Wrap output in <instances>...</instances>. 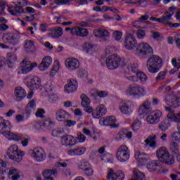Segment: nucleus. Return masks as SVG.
Returning a JSON list of instances; mask_svg holds the SVG:
<instances>
[{
  "label": "nucleus",
  "mask_w": 180,
  "mask_h": 180,
  "mask_svg": "<svg viewBox=\"0 0 180 180\" xmlns=\"http://www.w3.org/2000/svg\"><path fill=\"white\" fill-rule=\"evenodd\" d=\"M146 67L150 74H157L162 67V59L157 55H153L148 59Z\"/></svg>",
  "instance_id": "1"
},
{
  "label": "nucleus",
  "mask_w": 180,
  "mask_h": 180,
  "mask_svg": "<svg viewBox=\"0 0 180 180\" xmlns=\"http://www.w3.org/2000/svg\"><path fill=\"white\" fill-rule=\"evenodd\" d=\"M156 155L160 162H163V164H167V165H172L175 162L174 156L169 155L168 149H167V148L165 147L160 148L156 151Z\"/></svg>",
  "instance_id": "2"
},
{
  "label": "nucleus",
  "mask_w": 180,
  "mask_h": 180,
  "mask_svg": "<svg viewBox=\"0 0 180 180\" xmlns=\"http://www.w3.org/2000/svg\"><path fill=\"white\" fill-rule=\"evenodd\" d=\"M7 155L10 160L15 162H20L23 160L25 152L19 151V147L17 145H12L7 150Z\"/></svg>",
  "instance_id": "3"
},
{
  "label": "nucleus",
  "mask_w": 180,
  "mask_h": 180,
  "mask_svg": "<svg viewBox=\"0 0 180 180\" xmlns=\"http://www.w3.org/2000/svg\"><path fill=\"white\" fill-rule=\"evenodd\" d=\"M27 5H29L27 0H20L18 2V5L8 6V11L13 16H20L25 12L23 6H27Z\"/></svg>",
  "instance_id": "4"
},
{
  "label": "nucleus",
  "mask_w": 180,
  "mask_h": 180,
  "mask_svg": "<svg viewBox=\"0 0 180 180\" xmlns=\"http://www.w3.org/2000/svg\"><path fill=\"white\" fill-rule=\"evenodd\" d=\"M121 61L122 58H120V56L116 53H113L107 58L105 64L108 70H116L120 65Z\"/></svg>",
  "instance_id": "5"
},
{
  "label": "nucleus",
  "mask_w": 180,
  "mask_h": 180,
  "mask_svg": "<svg viewBox=\"0 0 180 180\" xmlns=\"http://www.w3.org/2000/svg\"><path fill=\"white\" fill-rule=\"evenodd\" d=\"M117 159L121 162H126L130 158V150L125 145H122L117 151Z\"/></svg>",
  "instance_id": "6"
},
{
  "label": "nucleus",
  "mask_w": 180,
  "mask_h": 180,
  "mask_svg": "<svg viewBox=\"0 0 180 180\" xmlns=\"http://www.w3.org/2000/svg\"><path fill=\"white\" fill-rule=\"evenodd\" d=\"M136 51L139 53L141 57H150L153 54V48L151 46L146 42H142L138 45L136 47Z\"/></svg>",
  "instance_id": "7"
},
{
  "label": "nucleus",
  "mask_w": 180,
  "mask_h": 180,
  "mask_svg": "<svg viewBox=\"0 0 180 180\" xmlns=\"http://www.w3.org/2000/svg\"><path fill=\"white\" fill-rule=\"evenodd\" d=\"M31 157L37 162H42L46 160V151L43 148L37 147L31 150Z\"/></svg>",
  "instance_id": "8"
},
{
  "label": "nucleus",
  "mask_w": 180,
  "mask_h": 180,
  "mask_svg": "<svg viewBox=\"0 0 180 180\" xmlns=\"http://www.w3.org/2000/svg\"><path fill=\"white\" fill-rule=\"evenodd\" d=\"M37 67V63H32L27 60H22V65L18 68V74H28L33 68Z\"/></svg>",
  "instance_id": "9"
},
{
  "label": "nucleus",
  "mask_w": 180,
  "mask_h": 180,
  "mask_svg": "<svg viewBox=\"0 0 180 180\" xmlns=\"http://www.w3.org/2000/svg\"><path fill=\"white\" fill-rule=\"evenodd\" d=\"M127 95L131 96H136V98H141V96H146V89L141 86H130L127 90Z\"/></svg>",
  "instance_id": "10"
},
{
  "label": "nucleus",
  "mask_w": 180,
  "mask_h": 180,
  "mask_svg": "<svg viewBox=\"0 0 180 180\" xmlns=\"http://www.w3.org/2000/svg\"><path fill=\"white\" fill-rule=\"evenodd\" d=\"M95 37L101 39L104 43H109L110 41V32L105 29L94 30L93 32Z\"/></svg>",
  "instance_id": "11"
},
{
  "label": "nucleus",
  "mask_w": 180,
  "mask_h": 180,
  "mask_svg": "<svg viewBox=\"0 0 180 180\" xmlns=\"http://www.w3.org/2000/svg\"><path fill=\"white\" fill-rule=\"evenodd\" d=\"M161 116H162V112L158 110H156L147 116L146 120L149 124H157V123L160 122Z\"/></svg>",
  "instance_id": "12"
},
{
  "label": "nucleus",
  "mask_w": 180,
  "mask_h": 180,
  "mask_svg": "<svg viewBox=\"0 0 180 180\" xmlns=\"http://www.w3.org/2000/svg\"><path fill=\"white\" fill-rule=\"evenodd\" d=\"M80 98L82 100L81 105L84 108V112H86V113H92L94 108L91 106V99L89 98L85 94H82Z\"/></svg>",
  "instance_id": "13"
},
{
  "label": "nucleus",
  "mask_w": 180,
  "mask_h": 180,
  "mask_svg": "<svg viewBox=\"0 0 180 180\" xmlns=\"http://www.w3.org/2000/svg\"><path fill=\"white\" fill-rule=\"evenodd\" d=\"M137 46V40L134 34H129L127 36L124 41V46L127 50H134Z\"/></svg>",
  "instance_id": "14"
},
{
  "label": "nucleus",
  "mask_w": 180,
  "mask_h": 180,
  "mask_svg": "<svg viewBox=\"0 0 180 180\" xmlns=\"http://www.w3.org/2000/svg\"><path fill=\"white\" fill-rule=\"evenodd\" d=\"M126 176L123 172L117 171L115 172L113 169H110L107 175V179L111 180H124Z\"/></svg>",
  "instance_id": "15"
},
{
  "label": "nucleus",
  "mask_w": 180,
  "mask_h": 180,
  "mask_svg": "<svg viewBox=\"0 0 180 180\" xmlns=\"http://www.w3.org/2000/svg\"><path fill=\"white\" fill-rule=\"evenodd\" d=\"M106 106L105 105H99L96 107V108L91 112L92 117L94 119H101L102 116H105L106 115Z\"/></svg>",
  "instance_id": "16"
},
{
  "label": "nucleus",
  "mask_w": 180,
  "mask_h": 180,
  "mask_svg": "<svg viewBox=\"0 0 180 180\" xmlns=\"http://www.w3.org/2000/svg\"><path fill=\"white\" fill-rule=\"evenodd\" d=\"M65 65L68 70L74 71L79 68V60L77 58H68L65 62Z\"/></svg>",
  "instance_id": "17"
},
{
  "label": "nucleus",
  "mask_w": 180,
  "mask_h": 180,
  "mask_svg": "<svg viewBox=\"0 0 180 180\" xmlns=\"http://www.w3.org/2000/svg\"><path fill=\"white\" fill-rule=\"evenodd\" d=\"M176 9V7L175 6H172L169 8V11H167L164 13V15L162 16V20L163 22V25H169V20H172V16H174V11Z\"/></svg>",
  "instance_id": "18"
},
{
  "label": "nucleus",
  "mask_w": 180,
  "mask_h": 180,
  "mask_svg": "<svg viewBox=\"0 0 180 180\" xmlns=\"http://www.w3.org/2000/svg\"><path fill=\"white\" fill-rule=\"evenodd\" d=\"M176 9V7L175 6H172L169 8V11H167L164 13V15L162 16V20L163 22V25H169V20H172V16H174V11Z\"/></svg>",
  "instance_id": "19"
},
{
  "label": "nucleus",
  "mask_w": 180,
  "mask_h": 180,
  "mask_svg": "<svg viewBox=\"0 0 180 180\" xmlns=\"http://www.w3.org/2000/svg\"><path fill=\"white\" fill-rule=\"evenodd\" d=\"M78 88V82L74 79L68 80V83L65 85V91L68 94L75 92Z\"/></svg>",
  "instance_id": "20"
},
{
  "label": "nucleus",
  "mask_w": 180,
  "mask_h": 180,
  "mask_svg": "<svg viewBox=\"0 0 180 180\" xmlns=\"http://www.w3.org/2000/svg\"><path fill=\"white\" fill-rule=\"evenodd\" d=\"M60 141L62 146H66V147H72L77 144V141L75 138L71 135H65L60 138Z\"/></svg>",
  "instance_id": "21"
},
{
  "label": "nucleus",
  "mask_w": 180,
  "mask_h": 180,
  "mask_svg": "<svg viewBox=\"0 0 180 180\" xmlns=\"http://www.w3.org/2000/svg\"><path fill=\"white\" fill-rule=\"evenodd\" d=\"M120 110L122 115H130L131 110V103L130 101H122L120 104Z\"/></svg>",
  "instance_id": "22"
},
{
  "label": "nucleus",
  "mask_w": 180,
  "mask_h": 180,
  "mask_svg": "<svg viewBox=\"0 0 180 180\" xmlns=\"http://www.w3.org/2000/svg\"><path fill=\"white\" fill-rule=\"evenodd\" d=\"M36 110V100L33 99L29 101L25 107V110L23 112V115H25L26 119H29L32 112Z\"/></svg>",
  "instance_id": "23"
},
{
  "label": "nucleus",
  "mask_w": 180,
  "mask_h": 180,
  "mask_svg": "<svg viewBox=\"0 0 180 180\" xmlns=\"http://www.w3.org/2000/svg\"><path fill=\"white\" fill-rule=\"evenodd\" d=\"M41 84L40 78L33 77L27 82V86L30 91H37L40 88V84Z\"/></svg>",
  "instance_id": "24"
},
{
  "label": "nucleus",
  "mask_w": 180,
  "mask_h": 180,
  "mask_svg": "<svg viewBox=\"0 0 180 180\" xmlns=\"http://www.w3.org/2000/svg\"><path fill=\"white\" fill-rule=\"evenodd\" d=\"M72 33H74L75 36L79 37H87L88 34H89V31L86 28L74 27L72 30Z\"/></svg>",
  "instance_id": "25"
},
{
  "label": "nucleus",
  "mask_w": 180,
  "mask_h": 180,
  "mask_svg": "<svg viewBox=\"0 0 180 180\" xmlns=\"http://www.w3.org/2000/svg\"><path fill=\"white\" fill-rule=\"evenodd\" d=\"M180 98L175 95L166 96L165 102L167 105H173L174 108H178L180 105Z\"/></svg>",
  "instance_id": "26"
},
{
  "label": "nucleus",
  "mask_w": 180,
  "mask_h": 180,
  "mask_svg": "<svg viewBox=\"0 0 180 180\" xmlns=\"http://www.w3.org/2000/svg\"><path fill=\"white\" fill-rule=\"evenodd\" d=\"M135 158L139 165H146L148 161V156L144 153L136 152Z\"/></svg>",
  "instance_id": "27"
},
{
  "label": "nucleus",
  "mask_w": 180,
  "mask_h": 180,
  "mask_svg": "<svg viewBox=\"0 0 180 180\" xmlns=\"http://www.w3.org/2000/svg\"><path fill=\"white\" fill-rule=\"evenodd\" d=\"M53 63V59L50 56H46L42 59L41 63L39 65L38 68L40 71H46L47 68L51 65Z\"/></svg>",
  "instance_id": "28"
},
{
  "label": "nucleus",
  "mask_w": 180,
  "mask_h": 180,
  "mask_svg": "<svg viewBox=\"0 0 180 180\" xmlns=\"http://www.w3.org/2000/svg\"><path fill=\"white\" fill-rule=\"evenodd\" d=\"M8 130H11V122L0 117V134H5Z\"/></svg>",
  "instance_id": "29"
},
{
  "label": "nucleus",
  "mask_w": 180,
  "mask_h": 180,
  "mask_svg": "<svg viewBox=\"0 0 180 180\" xmlns=\"http://www.w3.org/2000/svg\"><path fill=\"white\" fill-rule=\"evenodd\" d=\"M58 172L57 169H46L43 172L42 175L46 180H54L53 176H57Z\"/></svg>",
  "instance_id": "30"
},
{
  "label": "nucleus",
  "mask_w": 180,
  "mask_h": 180,
  "mask_svg": "<svg viewBox=\"0 0 180 180\" xmlns=\"http://www.w3.org/2000/svg\"><path fill=\"white\" fill-rule=\"evenodd\" d=\"M68 117H70V113L63 109L58 110L56 112V118L58 122H63V120H66Z\"/></svg>",
  "instance_id": "31"
},
{
  "label": "nucleus",
  "mask_w": 180,
  "mask_h": 180,
  "mask_svg": "<svg viewBox=\"0 0 180 180\" xmlns=\"http://www.w3.org/2000/svg\"><path fill=\"white\" fill-rule=\"evenodd\" d=\"M85 151H86V149L85 148L80 147V148L70 149L68 150V154L71 157H75V156L82 155L83 154H85Z\"/></svg>",
  "instance_id": "32"
},
{
  "label": "nucleus",
  "mask_w": 180,
  "mask_h": 180,
  "mask_svg": "<svg viewBox=\"0 0 180 180\" xmlns=\"http://www.w3.org/2000/svg\"><path fill=\"white\" fill-rule=\"evenodd\" d=\"M19 39V34L16 33H12V34H6L3 37V41L4 43H6L7 44H11L12 43V41L16 40Z\"/></svg>",
  "instance_id": "33"
},
{
  "label": "nucleus",
  "mask_w": 180,
  "mask_h": 180,
  "mask_svg": "<svg viewBox=\"0 0 180 180\" xmlns=\"http://www.w3.org/2000/svg\"><path fill=\"white\" fill-rule=\"evenodd\" d=\"M150 105V102L145 101L138 110L139 115H147L150 112V109H151Z\"/></svg>",
  "instance_id": "34"
},
{
  "label": "nucleus",
  "mask_w": 180,
  "mask_h": 180,
  "mask_svg": "<svg viewBox=\"0 0 180 180\" xmlns=\"http://www.w3.org/2000/svg\"><path fill=\"white\" fill-rule=\"evenodd\" d=\"M48 36H49V37H53V39L61 37V36H63V28L58 27L51 30L48 34Z\"/></svg>",
  "instance_id": "35"
},
{
  "label": "nucleus",
  "mask_w": 180,
  "mask_h": 180,
  "mask_svg": "<svg viewBox=\"0 0 180 180\" xmlns=\"http://www.w3.org/2000/svg\"><path fill=\"white\" fill-rule=\"evenodd\" d=\"M146 179V175L144 173L140 172L139 169L134 168L133 172H132V179L131 180H145Z\"/></svg>",
  "instance_id": "36"
},
{
  "label": "nucleus",
  "mask_w": 180,
  "mask_h": 180,
  "mask_svg": "<svg viewBox=\"0 0 180 180\" xmlns=\"http://www.w3.org/2000/svg\"><path fill=\"white\" fill-rule=\"evenodd\" d=\"M15 95L17 101L19 102L22 101V99L26 98V91L22 87H17L15 89Z\"/></svg>",
  "instance_id": "37"
},
{
  "label": "nucleus",
  "mask_w": 180,
  "mask_h": 180,
  "mask_svg": "<svg viewBox=\"0 0 180 180\" xmlns=\"http://www.w3.org/2000/svg\"><path fill=\"white\" fill-rule=\"evenodd\" d=\"M8 175L11 176V179L13 180L22 179L23 178L22 172L14 168L9 170Z\"/></svg>",
  "instance_id": "38"
},
{
  "label": "nucleus",
  "mask_w": 180,
  "mask_h": 180,
  "mask_svg": "<svg viewBox=\"0 0 180 180\" xmlns=\"http://www.w3.org/2000/svg\"><path fill=\"white\" fill-rule=\"evenodd\" d=\"M145 143L146 146H149L152 148H155L157 147V136L152 135L149 136L146 140Z\"/></svg>",
  "instance_id": "39"
},
{
  "label": "nucleus",
  "mask_w": 180,
  "mask_h": 180,
  "mask_svg": "<svg viewBox=\"0 0 180 180\" xmlns=\"http://www.w3.org/2000/svg\"><path fill=\"white\" fill-rule=\"evenodd\" d=\"M4 137L8 139V140H14V141H19L22 140V137L16 134L11 132L9 130L5 131V134H2Z\"/></svg>",
  "instance_id": "40"
},
{
  "label": "nucleus",
  "mask_w": 180,
  "mask_h": 180,
  "mask_svg": "<svg viewBox=\"0 0 180 180\" xmlns=\"http://www.w3.org/2000/svg\"><path fill=\"white\" fill-rule=\"evenodd\" d=\"M103 123L104 126H110L115 127L116 126V117L115 116L108 117L103 120Z\"/></svg>",
  "instance_id": "41"
},
{
  "label": "nucleus",
  "mask_w": 180,
  "mask_h": 180,
  "mask_svg": "<svg viewBox=\"0 0 180 180\" xmlns=\"http://www.w3.org/2000/svg\"><path fill=\"white\" fill-rule=\"evenodd\" d=\"M147 169L150 172H153V171H157V169H160V164L158 162L154 161L151 162L147 165Z\"/></svg>",
  "instance_id": "42"
},
{
  "label": "nucleus",
  "mask_w": 180,
  "mask_h": 180,
  "mask_svg": "<svg viewBox=\"0 0 180 180\" xmlns=\"http://www.w3.org/2000/svg\"><path fill=\"white\" fill-rule=\"evenodd\" d=\"M17 58L16 56L14 54H12L11 53L7 54V64L8 67H12L13 64H15V62L16 61Z\"/></svg>",
  "instance_id": "43"
},
{
  "label": "nucleus",
  "mask_w": 180,
  "mask_h": 180,
  "mask_svg": "<svg viewBox=\"0 0 180 180\" xmlns=\"http://www.w3.org/2000/svg\"><path fill=\"white\" fill-rule=\"evenodd\" d=\"M42 125L44 129H53L54 127V122L51 119L47 118L42 122Z\"/></svg>",
  "instance_id": "44"
},
{
  "label": "nucleus",
  "mask_w": 180,
  "mask_h": 180,
  "mask_svg": "<svg viewBox=\"0 0 180 180\" xmlns=\"http://www.w3.org/2000/svg\"><path fill=\"white\" fill-rule=\"evenodd\" d=\"M141 129V121L139 119H136L131 125V129L133 131H139Z\"/></svg>",
  "instance_id": "45"
},
{
  "label": "nucleus",
  "mask_w": 180,
  "mask_h": 180,
  "mask_svg": "<svg viewBox=\"0 0 180 180\" xmlns=\"http://www.w3.org/2000/svg\"><path fill=\"white\" fill-rule=\"evenodd\" d=\"M129 72L137 74L139 72V65L137 63H130L127 65Z\"/></svg>",
  "instance_id": "46"
},
{
  "label": "nucleus",
  "mask_w": 180,
  "mask_h": 180,
  "mask_svg": "<svg viewBox=\"0 0 180 180\" xmlns=\"http://www.w3.org/2000/svg\"><path fill=\"white\" fill-rule=\"evenodd\" d=\"M172 153L174 155H176V154H179V143H172L170 146Z\"/></svg>",
  "instance_id": "47"
},
{
  "label": "nucleus",
  "mask_w": 180,
  "mask_h": 180,
  "mask_svg": "<svg viewBox=\"0 0 180 180\" xmlns=\"http://www.w3.org/2000/svg\"><path fill=\"white\" fill-rule=\"evenodd\" d=\"M34 48V42L32 40L26 41L25 43L24 49L26 51H30L32 49Z\"/></svg>",
  "instance_id": "48"
},
{
  "label": "nucleus",
  "mask_w": 180,
  "mask_h": 180,
  "mask_svg": "<svg viewBox=\"0 0 180 180\" xmlns=\"http://www.w3.org/2000/svg\"><path fill=\"white\" fill-rule=\"evenodd\" d=\"M150 18V14L148 13H145V15H141L138 20L135 21V24H139V23H144L146 20H148Z\"/></svg>",
  "instance_id": "49"
},
{
  "label": "nucleus",
  "mask_w": 180,
  "mask_h": 180,
  "mask_svg": "<svg viewBox=\"0 0 180 180\" xmlns=\"http://www.w3.org/2000/svg\"><path fill=\"white\" fill-rule=\"evenodd\" d=\"M89 165H90L89 162L82 160L79 163L78 167L79 169H83V171H85L86 168L90 167Z\"/></svg>",
  "instance_id": "50"
},
{
  "label": "nucleus",
  "mask_w": 180,
  "mask_h": 180,
  "mask_svg": "<svg viewBox=\"0 0 180 180\" xmlns=\"http://www.w3.org/2000/svg\"><path fill=\"white\" fill-rule=\"evenodd\" d=\"M126 139V134L124 132V129L120 131L115 136V140L117 141H122V140H124Z\"/></svg>",
  "instance_id": "51"
},
{
  "label": "nucleus",
  "mask_w": 180,
  "mask_h": 180,
  "mask_svg": "<svg viewBox=\"0 0 180 180\" xmlns=\"http://www.w3.org/2000/svg\"><path fill=\"white\" fill-rule=\"evenodd\" d=\"M158 128L160 131H167V130H168V124H167V121H162L160 122Z\"/></svg>",
  "instance_id": "52"
},
{
  "label": "nucleus",
  "mask_w": 180,
  "mask_h": 180,
  "mask_svg": "<svg viewBox=\"0 0 180 180\" xmlns=\"http://www.w3.org/2000/svg\"><path fill=\"white\" fill-rule=\"evenodd\" d=\"M83 49L84 50H89L90 51H94L95 49V45L91 42H86L83 44Z\"/></svg>",
  "instance_id": "53"
},
{
  "label": "nucleus",
  "mask_w": 180,
  "mask_h": 180,
  "mask_svg": "<svg viewBox=\"0 0 180 180\" xmlns=\"http://www.w3.org/2000/svg\"><path fill=\"white\" fill-rule=\"evenodd\" d=\"M122 36H123V34L122 33V32L117 31V30L115 31L112 34V37H114L115 40H116L117 41H120Z\"/></svg>",
  "instance_id": "54"
},
{
  "label": "nucleus",
  "mask_w": 180,
  "mask_h": 180,
  "mask_svg": "<svg viewBox=\"0 0 180 180\" xmlns=\"http://www.w3.org/2000/svg\"><path fill=\"white\" fill-rule=\"evenodd\" d=\"M136 75L138 77V79H140L141 82H146V81H147V75L143 73V72H138Z\"/></svg>",
  "instance_id": "55"
},
{
  "label": "nucleus",
  "mask_w": 180,
  "mask_h": 180,
  "mask_svg": "<svg viewBox=\"0 0 180 180\" xmlns=\"http://www.w3.org/2000/svg\"><path fill=\"white\" fill-rule=\"evenodd\" d=\"M167 76V72L165 71H162L158 73L156 77V81H162V79H165V77Z\"/></svg>",
  "instance_id": "56"
},
{
  "label": "nucleus",
  "mask_w": 180,
  "mask_h": 180,
  "mask_svg": "<svg viewBox=\"0 0 180 180\" xmlns=\"http://www.w3.org/2000/svg\"><path fill=\"white\" fill-rule=\"evenodd\" d=\"M44 113H46V111L44 110V109L39 108L36 112L35 116H37V117H41V119H43V117H44Z\"/></svg>",
  "instance_id": "57"
},
{
  "label": "nucleus",
  "mask_w": 180,
  "mask_h": 180,
  "mask_svg": "<svg viewBox=\"0 0 180 180\" xmlns=\"http://www.w3.org/2000/svg\"><path fill=\"white\" fill-rule=\"evenodd\" d=\"M136 36L138 39H144V37H146V31L143 30H138L136 31Z\"/></svg>",
  "instance_id": "58"
},
{
  "label": "nucleus",
  "mask_w": 180,
  "mask_h": 180,
  "mask_svg": "<svg viewBox=\"0 0 180 180\" xmlns=\"http://www.w3.org/2000/svg\"><path fill=\"white\" fill-rule=\"evenodd\" d=\"M59 69H60V66L58 65V63L53 65L52 70L51 71V74L52 75H55V74H57V72H58Z\"/></svg>",
  "instance_id": "59"
},
{
  "label": "nucleus",
  "mask_w": 180,
  "mask_h": 180,
  "mask_svg": "<svg viewBox=\"0 0 180 180\" xmlns=\"http://www.w3.org/2000/svg\"><path fill=\"white\" fill-rule=\"evenodd\" d=\"M95 94H96L97 96H99L100 98H106L109 95V94L106 91H95Z\"/></svg>",
  "instance_id": "60"
},
{
  "label": "nucleus",
  "mask_w": 180,
  "mask_h": 180,
  "mask_svg": "<svg viewBox=\"0 0 180 180\" xmlns=\"http://www.w3.org/2000/svg\"><path fill=\"white\" fill-rule=\"evenodd\" d=\"M174 41L177 49L180 50V34H176L174 35Z\"/></svg>",
  "instance_id": "61"
},
{
  "label": "nucleus",
  "mask_w": 180,
  "mask_h": 180,
  "mask_svg": "<svg viewBox=\"0 0 180 180\" xmlns=\"http://www.w3.org/2000/svg\"><path fill=\"white\" fill-rule=\"evenodd\" d=\"M115 49L113 46H108L105 49V54L106 56H110V54H112L114 51H115Z\"/></svg>",
  "instance_id": "62"
},
{
  "label": "nucleus",
  "mask_w": 180,
  "mask_h": 180,
  "mask_svg": "<svg viewBox=\"0 0 180 180\" xmlns=\"http://www.w3.org/2000/svg\"><path fill=\"white\" fill-rule=\"evenodd\" d=\"M34 127H35L37 130H43V129H44V127H43V122H36L34 124Z\"/></svg>",
  "instance_id": "63"
},
{
  "label": "nucleus",
  "mask_w": 180,
  "mask_h": 180,
  "mask_svg": "<svg viewBox=\"0 0 180 180\" xmlns=\"http://www.w3.org/2000/svg\"><path fill=\"white\" fill-rule=\"evenodd\" d=\"M172 180H180V173L170 174Z\"/></svg>",
  "instance_id": "64"
}]
</instances>
